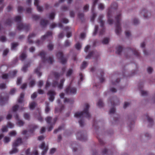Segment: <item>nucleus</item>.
Here are the masks:
<instances>
[{
    "label": "nucleus",
    "mask_w": 155,
    "mask_h": 155,
    "mask_svg": "<svg viewBox=\"0 0 155 155\" xmlns=\"http://www.w3.org/2000/svg\"><path fill=\"white\" fill-rule=\"evenodd\" d=\"M21 18L20 16H17L15 17V21L17 22V29L18 30L23 29L28 31L30 29V26L28 24H23L21 21Z\"/></svg>",
    "instance_id": "f257e3e1"
},
{
    "label": "nucleus",
    "mask_w": 155,
    "mask_h": 155,
    "mask_svg": "<svg viewBox=\"0 0 155 155\" xmlns=\"http://www.w3.org/2000/svg\"><path fill=\"white\" fill-rule=\"evenodd\" d=\"M89 106L88 104H86L85 105L84 108L83 112H77L74 114V117L76 118H81L83 117H89L90 115L88 112V108Z\"/></svg>",
    "instance_id": "f03ea898"
},
{
    "label": "nucleus",
    "mask_w": 155,
    "mask_h": 155,
    "mask_svg": "<svg viewBox=\"0 0 155 155\" xmlns=\"http://www.w3.org/2000/svg\"><path fill=\"white\" fill-rule=\"evenodd\" d=\"M45 55L46 53L44 51L40 52L38 54V55L41 57V61L43 63H48L50 64H52L54 61L53 57L50 56L48 58H46Z\"/></svg>",
    "instance_id": "7ed1b4c3"
},
{
    "label": "nucleus",
    "mask_w": 155,
    "mask_h": 155,
    "mask_svg": "<svg viewBox=\"0 0 155 155\" xmlns=\"http://www.w3.org/2000/svg\"><path fill=\"white\" fill-rule=\"evenodd\" d=\"M121 17V14L120 13L116 15L115 17L116 21L115 23L116 29L115 32L116 34L117 35H119L121 31V28L120 23V20Z\"/></svg>",
    "instance_id": "20e7f679"
},
{
    "label": "nucleus",
    "mask_w": 155,
    "mask_h": 155,
    "mask_svg": "<svg viewBox=\"0 0 155 155\" xmlns=\"http://www.w3.org/2000/svg\"><path fill=\"white\" fill-rule=\"evenodd\" d=\"M24 94L22 93L20 95V97L18 100V104L15 105L13 106L12 108V111L13 112H15L18 109V108H20L19 106H21L22 105L21 104L23 98L24 97Z\"/></svg>",
    "instance_id": "39448f33"
},
{
    "label": "nucleus",
    "mask_w": 155,
    "mask_h": 155,
    "mask_svg": "<svg viewBox=\"0 0 155 155\" xmlns=\"http://www.w3.org/2000/svg\"><path fill=\"white\" fill-rule=\"evenodd\" d=\"M103 17V15H99L98 18V22L100 23L101 26L102 28L99 31V35H103L105 31V29L104 28V22L102 20Z\"/></svg>",
    "instance_id": "423d86ee"
},
{
    "label": "nucleus",
    "mask_w": 155,
    "mask_h": 155,
    "mask_svg": "<svg viewBox=\"0 0 155 155\" xmlns=\"http://www.w3.org/2000/svg\"><path fill=\"white\" fill-rule=\"evenodd\" d=\"M21 143V139L20 138H18L15 141L13 144V146L14 148L10 152V153L13 154L17 152L18 151V150L15 147L19 145Z\"/></svg>",
    "instance_id": "0eeeda50"
},
{
    "label": "nucleus",
    "mask_w": 155,
    "mask_h": 155,
    "mask_svg": "<svg viewBox=\"0 0 155 155\" xmlns=\"http://www.w3.org/2000/svg\"><path fill=\"white\" fill-rule=\"evenodd\" d=\"M57 57L60 61L62 64H65L67 61V59L66 58L64 57L63 54L62 52H58L57 54Z\"/></svg>",
    "instance_id": "6e6552de"
},
{
    "label": "nucleus",
    "mask_w": 155,
    "mask_h": 155,
    "mask_svg": "<svg viewBox=\"0 0 155 155\" xmlns=\"http://www.w3.org/2000/svg\"><path fill=\"white\" fill-rule=\"evenodd\" d=\"M98 0H94L91 8V12L92 13V15L91 18V21H93L96 16V14L94 12V7L97 3Z\"/></svg>",
    "instance_id": "1a4fd4ad"
},
{
    "label": "nucleus",
    "mask_w": 155,
    "mask_h": 155,
    "mask_svg": "<svg viewBox=\"0 0 155 155\" xmlns=\"http://www.w3.org/2000/svg\"><path fill=\"white\" fill-rule=\"evenodd\" d=\"M65 91L68 94H74L76 93V90L74 87H69L66 89Z\"/></svg>",
    "instance_id": "9d476101"
},
{
    "label": "nucleus",
    "mask_w": 155,
    "mask_h": 155,
    "mask_svg": "<svg viewBox=\"0 0 155 155\" xmlns=\"http://www.w3.org/2000/svg\"><path fill=\"white\" fill-rule=\"evenodd\" d=\"M39 147L42 150V151L41 153L42 155H45L48 149V146H46L44 143H43Z\"/></svg>",
    "instance_id": "9b49d317"
},
{
    "label": "nucleus",
    "mask_w": 155,
    "mask_h": 155,
    "mask_svg": "<svg viewBox=\"0 0 155 155\" xmlns=\"http://www.w3.org/2000/svg\"><path fill=\"white\" fill-rule=\"evenodd\" d=\"M48 94L49 96V100L51 101H53L54 99V96L55 94V92L53 90L49 91Z\"/></svg>",
    "instance_id": "f8f14e48"
},
{
    "label": "nucleus",
    "mask_w": 155,
    "mask_h": 155,
    "mask_svg": "<svg viewBox=\"0 0 155 155\" xmlns=\"http://www.w3.org/2000/svg\"><path fill=\"white\" fill-rule=\"evenodd\" d=\"M39 0H35L34 5L37 6L38 11L39 12H41L43 11L42 7L38 5Z\"/></svg>",
    "instance_id": "ddd939ff"
},
{
    "label": "nucleus",
    "mask_w": 155,
    "mask_h": 155,
    "mask_svg": "<svg viewBox=\"0 0 155 155\" xmlns=\"http://www.w3.org/2000/svg\"><path fill=\"white\" fill-rule=\"evenodd\" d=\"M52 35V32L51 31H48L47 32L46 34L41 37V39L42 40H45L49 36H51Z\"/></svg>",
    "instance_id": "4468645a"
},
{
    "label": "nucleus",
    "mask_w": 155,
    "mask_h": 155,
    "mask_svg": "<svg viewBox=\"0 0 155 155\" xmlns=\"http://www.w3.org/2000/svg\"><path fill=\"white\" fill-rule=\"evenodd\" d=\"M36 36V34H35L34 33H33L30 34L28 37V43L30 44H31L33 43V41L31 39V38H34Z\"/></svg>",
    "instance_id": "2eb2a0df"
},
{
    "label": "nucleus",
    "mask_w": 155,
    "mask_h": 155,
    "mask_svg": "<svg viewBox=\"0 0 155 155\" xmlns=\"http://www.w3.org/2000/svg\"><path fill=\"white\" fill-rule=\"evenodd\" d=\"M49 21L48 20L44 19H42L40 21V25L42 27H45L48 23Z\"/></svg>",
    "instance_id": "dca6fc26"
},
{
    "label": "nucleus",
    "mask_w": 155,
    "mask_h": 155,
    "mask_svg": "<svg viewBox=\"0 0 155 155\" xmlns=\"http://www.w3.org/2000/svg\"><path fill=\"white\" fill-rule=\"evenodd\" d=\"M107 17L108 20L107 22L110 25H111L113 23V21L111 18V16L110 14V11H109L107 13Z\"/></svg>",
    "instance_id": "f3484780"
},
{
    "label": "nucleus",
    "mask_w": 155,
    "mask_h": 155,
    "mask_svg": "<svg viewBox=\"0 0 155 155\" xmlns=\"http://www.w3.org/2000/svg\"><path fill=\"white\" fill-rule=\"evenodd\" d=\"M130 50L132 51L133 53L136 56L138 57L140 56V54L137 50L134 48H130Z\"/></svg>",
    "instance_id": "a211bd4d"
},
{
    "label": "nucleus",
    "mask_w": 155,
    "mask_h": 155,
    "mask_svg": "<svg viewBox=\"0 0 155 155\" xmlns=\"http://www.w3.org/2000/svg\"><path fill=\"white\" fill-rule=\"evenodd\" d=\"M116 53L118 54H120L121 53L122 50L123 48L122 46L119 45L117 46L116 48Z\"/></svg>",
    "instance_id": "6ab92c4d"
},
{
    "label": "nucleus",
    "mask_w": 155,
    "mask_h": 155,
    "mask_svg": "<svg viewBox=\"0 0 155 155\" xmlns=\"http://www.w3.org/2000/svg\"><path fill=\"white\" fill-rule=\"evenodd\" d=\"M95 54V52L94 51H91L86 57V59H90L91 57H94V55Z\"/></svg>",
    "instance_id": "aec40b11"
},
{
    "label": "nucleus",
    "mask_w": 155,
    "mask_h": 155,
    "mask_svg": "<svg viewBox=\"0 0 155 155\" xmlns=\"http://www.w3.org/2000/svg\"><path fill=\"white\" fill-rule=\"evenodd\" d=\"M16 118L17 119V123L18 125L19 126H22L24 124L23 122L22 121L19 119L18 115H16Z\"/></svg>",
    "instance_id": "412c9836"
},
{
    "label": "nucleus",
    "mask_w": 155,
    "mask_h": 155,
    "mask_svg": "<svg viewBox=\"0 0 155 155\" xmlns=\"http://www.w3.org/2000/svg\"><path fill=\"white\" fill-rule=\"evenodd\" d=\"M12 23V19L11 18H9L7 19L5 22V24L10 26Z\"/></svg>",
    "instance_id": "4be33fe9"
},
{
    "label": "nucleus",
    "mask_w": 155,
    "mask_h": 155,
    "mask_svg": "<svg viewBox=\"0 0 155 155\" xmlns=\"http://www.w3.org/2000/svg\"><path fill=\"white\" fill-rule=\"evenodd\" d=\"M40 16L39 15H32V18L33 19L36 21L39 19L40 18Z\"/></svg>",
    "instance_id": "5701e85b"
},
{
    "label": "nucleus",
    "mask_w": 155,
    "mask_h": 155,
    "mask_svg": "<svg viewBox=\"0 0 155 155\" xmlns=\"http://www.w3.org/2000/svg\"><path fill=\"white\" fill-rule=\"evenodd\" d=\"M27 56L26 54L24 53H22L20 56V58L21 60H23L26 58Z\"/></svg>",
    "instance_id": "b1692460"
},
{
    "label": "nucleus",
    "mask_w": 155,
    "mask_h": 155,
    "mask_svg": "<svg viewBox=\"0 0 155 155\" xmlns=\"http://www.w3.org/2000/svg\"><path fill=\"white\" fill-rule=\"evenodd\" d=\"M18 45V43L17 42L13 43H12L11 49H14Z\"/></svg>",
    "instance_id": "393cba45"
},
{
    "label": "nucleus",
    "mask_w": 155,
    "mask_h": 155,
    "mask_svg": "<svg viewBox=\"0 0 155 155\" xmlns=\"http://www.w3.org/2000/svg\"><path fill=\"white\" fill-rule=\"evenodd\" d=\"M36 104L35 102L31 103L29 104V107L31 109H33L35 106Z\"/></svg>",
    "instance_id": "a878e982"
},
{
    "label": "nucleus",
    "mask_w": 155,
    "mask_h": 155,
    "mask_svg": "<svg viewBox=\"0 0 155 155\" xmlns=\"http://www.w3.org/2000/svg\"><path fill=\"white\" fill-rule=\"evenodd\" d=\"M109 41V39L108 38H104L102 41V43L104 44H108Z\"/></svg>",
    "instance_id": "bb28decb"
},
{
    "label": "nucleus",
    "mask_w": 155,
    "mask_h": 155,
    "mask_svg": "<svg viewBox=\"0 0 155 155\" xmlns=\"http://www.w3.org/2000/svg\"><path fill=\"white\" fill-rule=\"evenodd\" d=\"M71 43L68 40H66L65 41L64 46L65 47H68L70 46Z\"/></svg>",
    "instance_id": "cd10ccee"
},
{
    "label": "nucleus",
    "mask_w": 155,
    "mask_h": 155,
    "mask_svg": "<svg viewBox=\"0 0 155 155\" xmlns=\"http://www.w3.org/2000/svg\"><path fill=\"white\" fill-rule=\"evenodd\" d=\"M9 134L11 137H13L16 135V133L15 131L13 130L9 132Z\"/></svg>",
    "instance_id": "c85d7f7f"
},
{
    "label": "nucleus",
    "mask_w": 155,
    "mask_h": 155,
    "mask_svg": "<svg viewBox=\"0 0 155 155\" xmlns=\"http://www.w3.org/2000/svg\"><path fill=\"white\" fill-rule=\"evenodd\" d=\"M64 81V79H62L61 81L59 84L58 85V87L60 89H61L62 88L63 84Z\"/></svg>",
    "instance_id": "c756f323"
},
{
    "label": "nucleus",
    "mask_w": 155,
    "mask_h": 155,
    "mask_svg": "<svg viewBox=\"0 0 155 155\" xmlns=\"http://www.w3.org/2000/svg\"><path fill=\"white\" fill-rule=\"evenodd\" d=\"M97 105L100 107H103L104 105V104L102 101L101 100H99L97 103Z\"/></svg>",
    "instance_id": "7c9ffc66"
},
{
    "label": "nucleus",
    "mask_w": 155,
    "mask_h": 155,
    "mask_svg": "<svg viewBox=\"0 0 155 155\" xmlns=\"http://www.w3.org/2000/svg\"><path fill=\"white\" fill-rule=\"evenodd\" d=\"M10 140V138L8 137H5L4 139V142L5 143H8L9 142Z\"/></svg>",
    "instance_id": "2f4dec72"
},
{
    "label": "nucleus",
    "mask_w": 155,
    "mask_h": 155,
    "mask_svg": "<svg viewBox=\"0 0 155 155\" xmlns=\"http://www.w3.org/2000/svg\"><path fill=\"white\" fill-rule=\"evenodd\" d=\"M55 14L54 12H51L49 15V18L53 20L54 18Z\"/></svg>",
    "instance_id": "473e14b6"
},
{
    "label": "nucleus",
    "mask_w": 155,
    "mask_h": 155,
    "mask_svg": "<svg viewBox=\"0 0 155 155\" xmlns=\"http://www.w3.org/2000/svg\"><path fill=\"white\" fill-rule=\"evenodd\" d=\"M98 29V26L97 25H96L95 27V29L94 32L93 33V35H95L97 32Z\"/></svg>",
    "instance_id": "72a5a7b5"
},
{
    "label": "nucleus",
    "mask_w": 155,
    "mask_h": 155,
    "mask_svg": "<svg viewBox=\"0 0 155 155\" xmlns=\"http://www.w3.org/2000/svg\"><path fill=\"white\" fill-rule=\"evenodd\" d=\"M76 48L78 50H80L81 47V45L79 42H78L75 45Z\"/></svg>",
    "instance_id": "f704fd0d"
},
{
    "label": "nucleus",
    "mask_w": 155,
    "mask_h": 155,
    "mask_svg": "<svg viewBox=\"0 0 155 155\" xmlns=\"http://www.w3.org/2000/svg\"><path fill=\"white\" fill-rule=\"evenodd\" d=\"M48 48L49 50H52L53 49V45L51 43H50L48 45Z\"/></svg>",
    "instance_id": "c9c22d12"
},
{
    "label": "nucleus",
    "mask_w": 155,
    "mask_h": 155,
    "mask_svg": "<svg viewBox=\"0 0 155 155\" xmlns=\"http://www.w3.org/2000/svg\"><path fill=\"white\" fill-rule=\"evenodd\" d=\"M1 130L2 132H6L8 131L7 127V126H3L2 127Z\"/></svg>",
    "instance_id": "e433bc0d"
},
{
    "label": "nucleus",
    "mask_w": 155,
    "mask_h": 155,
    "mask_svg": "<svg viewBox=\"0 0 155 155\" xmlns=\"http://www.w3.org/2000/svg\"><path fill=\"white\" fill-rule=\"evenodd\" d=\"M87 62L85 61H84L82 64L81 68H85L87 67Z\"/></svg>",
    "instance_id": "4c0bfd02"
},
{
    "label": "nucleus",
    "mask_w": 155,
    "mask_h": 155,
    "mask_svg": "<svg viewBox=\"0 0 155 155\" xmlns=\"http://www.w3.org/2000/svg\"><path fill=\"white\" fill-rule=\"evenodd\" d=\"M14 124L11 122H8L7 124V126L9 128H12L14 127Z\"/></svg>",
    "instance_id": "58836bf2"
},
{
    "label": "nucleus",
    "mask_w": 155,
    "mask_h": 155,
    "mask_svg": "<svg viewBox=\"0 0 155 155\" xmlns=\"http://www.w3.org/2000/svg\"><path fill=\"white\" fill-rule=\"evenodd\" d=\"M23 10V8L21 6H18V11L19 13H21Z\"/></svg>",
    "instance_id": "ea45409f"
},
{
    "label": "nucleus",
    "mask_w": 155,
    "mask_h": 155,
    "mask_svg": "<svg viewBox=\"0 0 155 155\" xmlns=\"http://www.w3.org/2000/svg\"><path fill=\"white\" fill-rule=\"evenodd\" d=\"M61 21L64 23H67L69 21L68 19L66 18H63L61 20Z\"/></svg>",
    "instance_id": "a19ab883"
},
{
    "label": "nucleus",
    "mask_w": 155,
    "mask_h": 155,
    "mask_svg": "<svg viewBox=\"0 0 155 155\" xmlns=\"http://www.w3.org/2000/svg\"><path fill=\"white\" fill-rule=\"evenodd\" d=\"M6 38L5 36H2L0 37V41L3 42L5 41Z\"/></svg>",
    "instance_id": "79ce46f5"
},
{
    "label": "nucleus",
    "mask_w": 155,
    "mask_h": 155,
    "mask_svg": "<svg viewBox=\"0 0 155 155\" xmlns=\"http://www.w3.org/2000/svg\"><path fill=\"white\" fill-rule=\"evenodd\" d=\"M98 8L99 9L101 10H103L104 9V7L103 4L100 3L99 5Z\"/></svg>",
    "instance_id": "37998d69"
},
{
    "label": "nucleus",
    "mask_w": 155,
    "mask_h": 155,
    "mask_svg": "<svg viewBox=\"0 0 155 155\" xmlns=\"http://www.w3.org/2000/svg\"><path fill=\"white\" fill-rule=\"evenodd\" d=\"M134 25H136L139 23V21L136 18H134L133 21Z\"/></svg>",
    "instance_id": "c03bdc74"
},
{
    "label": "nucleus",
    "mask_w": 155,
    "mask_h": 155,
    "mask_svg": "<svg viewBox=\"0 0 155 155\" xmlns=\"http://www.w3.org/2000/svg\"><path fill=\"white\" fill-rule=\"evenodd\" d=\"M61 9L64 11H66L68 10V7L65 5L61 7Z\"/></svg>",
    "instance_id": "a18cd8bd"
},
{
    "label": "nucleus",
    "mask_w": 155,
    "mask_h": 155,
    "mask_svg": "<svg viewBox=\"0 0 155 155\" xmlns=\"http://www.w3.org/2000/svg\"><path fill=\"white\" fill-rule=\"evenodd\" d=\"M89 8V6L88 5H85L83 8L84 10L86 12H87Z\"/></svg>",
    "instance_id": "49530a36"
},
{
    "label": "nucleus",
    "mask_w": 155,
    "mask_h": 155,
    "mask_svg": "<svg viewBox=\"0 0 155 155\" xmlns=\"http://www.w3.org/2000/svg\"><path fill=\"white\" fill-rule=\"evenodd\" d=\"M84 16V15L83 13H79L78 14V17L80 18H83Z\"/></svg>",
    "instance_id": "de8ad7c7"
},
{
    "label": "nucleus",
    "mask_w": 155,
    "mask_h": 155,
    "mask_svg": "<svg viewBox=\"0 0 155 155\" xmlns=\"http://www.w3.org/2000/svg\"><path fill=\"white\" fill-rule=\"evenodd\" d=\"M26 155H31V153L30 152V150L28 149L25 151Z\"/></svg>",
    "instance_id": "09e8293b"
},
{
    "label": "nucleus",
    "mask_w": 155,
    "mask_h": 155,
    "mask_svg": "<svg viewBox=\"0 0 155 155\" xmlns=\"http://www.w3.org/2000/svg\"><path fill=\"white\" fill-rule=\"evenodd\" d=\"M9 51L7 49H6L4 51L3 53V55H6L8 53Z\"/></svg>",
    "instance_id": "8fccbe9b"
},
{
    "label": "nucleus",
    "mask_w": 155,
    "mask_h": 155,
    "mask_svg": "<svg viewBox=\"0 0 155 155\" xmlns=\"http://www.w3.org/2000/svg\"><path fill=\"white\" fill-rule=\"evenodd\" d=\"M110 91L114 93L116 92L117 91V90L115 88L112 87L110 88Z\"/></svg>",
    "instance_id": "3c124183"
},
{
    "label": "nucleus",
    "mask_w": 155,
    "mask_h": 155,
    "mask_svg": "<svg viewBox=\"0 0 155 155\" xmlns=\"http://www.w3.org/2000/svg\"><path fill=\"white\" fill-rule=\"evenodd\" d=\"M90 48V46L89 45H87L85 47V48H84V51L86 52H87L88 50Z\"/></svg>",
    "instance_id": "603ef678"
},
{
    "label": "nucleus",
    "mask_w": 155,
    "mask_h": 155,
    "mask_svg": "<svg viewBox=\"0 0 155 155\" xmlns=\"http://www.w3.org/2000/svg\"><path fill=\"white\" fill-rule=\"evenodd\" d=\"M50 109L48 106V104H47L46 105V108L45 109V111L46 113H47L49 110Z\"/></svg>",
    "instance_id": "864d4df0"
},
{
    "label": "nucleus",
    "mask_w": 155,
    "mask_h": 155,
    "mask_svg": "<svg viewBox=\"0 0 155 155\" xmlns=\"http://www.w3.org/2000/svg\"><path fill=\"white\" fill-rule=\"evenodd\" d=\"M85 34L84 33H81L80 35V38L81 39H83L85 38Z\"/></svg>",
    "instance_id": "5fc2aeb1"
},
{
    "label": "nucleus",
    "mask_w": 155,
    "mask_h": 155,
    "mask_svg": "<svg viewBox=\"0 0 155 155\" xmlns=\"http://www.w3.org/2000/svg\"><path fill=\"white\" fill-rule=\"evenodd\" d=\"M55 149L54 148H52L50 150V153L51 154H53L55 152Z\"/></svg>",
    "instance_id": "6e6d98bb"
},
{
    "label": "nucleus",
    "mask_w": 155,
    "mask_h": 155,
    "mask_svg": "<svg viewBox=\"0 0 155 155\" xmlns=\"http://www.w3.org/2000/svg\"><path fill=\"white\" fill-rule=\"evenodd\" d=\"M6 86L4 84H0V89H3L5 88Z\"/></svg>",
    "instance_id": "4d7b16f0"
},
{
    "label": "nucleus",
    "mask_w": 155,
    "mask_h": 155,
    "mask_svg": "<svg viewBox=\"0 0 155 155\" xmlns=\"http://www.w3.org/2000/svg\"><path fill=\"white\" fill-rule=\"evenodd\" d=\"M21 78H18L17 79V85L21 83Z\"/></svg>",
    "instance_id": "13d9d810"
},
{
    "label": "nucleus",
    "mask_w": 155,
    "mask_h": 155,
    "mask_svg": "<svg viewBox=\"0 0 155 155\" xmlns=\"http://www.w3.org/2000/svg\"><path fill=\"white\" fill-rule=\"evenodd\" d=\"M72 72V70L71 69H69L68 71L67 75V76H69L70 75Z\"/></svg>",
    "instance_id": "bf43d9fd"
},
{
    "label": "nucleus",
    "mask_w": 155,
    "mask_h": 155,
    "mask_svg": "<svg viewBox=\"0 0 155 155\" xmlns=\"http://www.w3.org/2000/svg\"><path fill=\"white\" fill-rule=\"evenodd\" d=\"M142 95H145L147 93V92L144 90H141L140 91Z\"/></svg>",
    "instance_id": "052dcab7"
},
{
    "label": "nucleus",
    "mask_w": 155,
    "mask_h": 155,
    "mask_svg": "<svg viewBox=\"0 0 155 155\" xmlns=\"http://www.w3.org/2000/svg\"><path fill=\"white\" fill-rule=\"evenodd\" d=\"M26 11L27 13H30L31 12V8H26Z\"/></svg>",
    "instance_id": "680f3d73"
},
{
    "label": "nucleus",
    "mask_w": 155,
    "mask_h": 155,
    "mask_svg": "<svg viewBox=\"0 0 155 155\" xmlns=\"http://www.w3.org/2000/svg\"><path fill=\"white\" fill-rule=\"evenodd\" d=\"M36 93H34L31 95V98L32 99H33L35 98L36 97Z\"/></svg>",
    "instance_id": "e2e57ef3"
},
{
    "label": "nucleus",
    "mask_w": 155,
    "mask_h": 155,
    "mask_svg": "<svg viewBox=\"0 0 155 155\" xmlns=\"http://www.w3.org/2000/svg\"><path fill=\"white\" fill-rule=\"evenodd\" d=\"M8 75L6 74H3L2 76V78L3 79H5L8 78Z\"/></svg>",
    "instance_id": "0e129e2a"
},
{
    "label": "nucleus",
    "mask_w": 155,
    "mask_h": 155,
    "mask_svg": "<svg viewBox=\"0 0 155 155\" xmlns=\"http://www.w3.org/2000/svg\"><path fill=\"white\" fill-rule=\"evenodd\" d=\"M81 134L80 133H78L77 135V136L78 138L80 139H83V137L82 135H81Z\"/></svg>",
    "instance_id": "69168bd1"
},
{
    "label": "nucleus",
    "mask_w": 155,
    "mask_h": 155,
    "mask_svg": "<svg viewBox=\"0 0 155 155\" xmlns=\"http://www.w3.org/2000/svg\"><path fill=\"white\" fill-rule=\"evenodd\" d=\"M70 16L71 17H74V13L73 11H71L70 13Z\"/></svg>",
    "instance_id": "338daca9"
},
{
    "label": "nucleus",
    "mask_w": 155,
    "mask_h": 155,
    "mask_svg": "<svg viewBox=\"0 0 155 155\" xmlns=\"http://www.w3.org/2000/svg\"><path fill=\"white\" fill-rule=\"evenodd\" d=\"M115 109L114 108H111L110 110V114H113L114 113V112H115Z\"/></svg>",
    "instance_id": "774afa93"
}]
</instances>
